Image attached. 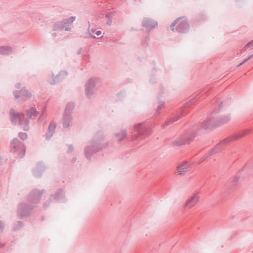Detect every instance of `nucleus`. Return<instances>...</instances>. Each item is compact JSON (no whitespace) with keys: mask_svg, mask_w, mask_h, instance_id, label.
Masks as SVG:
<instances>
[{"mask_svg":"<svg viewBox=\"0 0 253 253\" xmlns=\"http://www.w3.org/2000/svg\"><path fill=\"white\" fill-rule=\"evenodd\" d=\"M192 164L187 162H184L180 164L177 167V173L178 175H185L189 172L191 168Z\"/></svg>","mask_w":253,"mask_h":253,"instance_id":"5","label":"nucleus"},{"mask_svg":"<svg viewBox=\"0 0 253 253\" xmlns=\"http://www.w3.org/2000/svg\"><path fill=\"white\" fill-rule=\"evenodd\" d=\"M250 57L248 58V59H246L244 61L243 63H245L246 61H247L249 59H250Z\"/></svg>","mask_w":253,"mask_h":253,"instance_id":"17","label":"nucleus"},{"mask_svg":"<svg viewBox=\"0 0 253 253\" xmlns=\"http://www.w3.org/2000/svg\"><path fill=\"white\" fill-rule=\"evenodd\" d=\"M27 114L28 117L31 118L33 116H37L38 112L35 109L31 108L27 112Z\"/></svg>","mask_w":253,"mask_h":253,"instance_id":"9","label":"nucleus"},{"mask_svg":"<svg viewBox=\"0 0 253 253\" xmlns=\"http://www.w3.org/2000/svg\"><path fill=\"white\" fill-rule=\"evenodd\" d=\"M20 137L23 139V140H24L27 137V135H26V134L25 133H21L20 134Z\"/></svg>","mask_w":253,"mask_h":253,"instance_id":"12","label":"nucleus"},{"mask_svg":"<svg viewBox=\"0 0 253 253\" xmlns=\"http://www.w3.org/2000/svg\"><path fill=\"white\" fill-rule=\"evenodd\" d=\"M122 136L123 138L125 137L126 136V133L125 132H122Z\"/></svg>","mask_w":253,"mask_h":253,"instance_id":"15","label":"nucleus"},{"mask_svg":"<svg viewBox=\"0 0 253 253\" xmlns=\"http://www.w3.org/2000/svg\"><path fill=\"white\" fill-rule=\"evenodd\" d=\"M199 199L200 196L198 194H194L185 201L183 207L189 209H191L197 205L199 201Z\"/></svg>","mask_w":253,"mask_h":253,"instance_id":"3","label":"nucleus"},{"mask_svg":"<svg viewBox=\"0 0 253 253\" xmlns=\"http://www.w3.org/2000/svg\"><path fill=\"white\" fill-rule=\"evenodd\" d=\"M229 139L225 140L221 144L225 143V142H228L229 141Z\"/></svg>","mask_w":253,"mask_h":253,"instance_id":"16","label":"nucleus"},{"mask_svg":"<svg viewBox=\"0 0 253 253\" xmlns=\"http://www.w3.org/2000/svg\"><path fill=\"white\" fill-rule=\"evenodd\" d=\"M10 116L11 121L15 124H18L21 126L24 130L28 129V121L24 118V116L22 114H16L13 110L11 111Z\"/></svg>","mask_w":253,"mask_h":253,"instance_id":"2","label":"nucleus"},{"mask_svg":"<svg viewBox=\"0 0 253 253\" xmlns=\"http://www.w3.org/2000/svg\"><path fill=\"white\" fill-rule=\"evenodd\" d=\"M54 128V126L53 125H50L49 126V128L50 129V128Z\"/></svg>","mask_w":253,"mask_h":253,"instance_id":"14","label":"nucleus"},{"mask_svg":"<svg viewBox=\"0 0 253 253\" xmlns=\"http://www.w3.org/2000/svg\"><path fill=\"white\" fill-rule=\"evenodd\" d=\"M12 51L10 46H0V54L2 55H8Z\"/></svg>","mask_w":253,"mask_h":253,"instance_id":"8","label":"nucleus"},{"mask_svg":"<svg viewBox=\"0 0 253 253\" xmlns=\"http://www.w3.org/2000/svg\"><path fill=\"white\" fill-rule=\"evenodd\" d=\"M253 43V41H252V42L249 43L247 45H246V47H250V45L251 44H252Z\"/></svg>","mask_w":253,"mask_h":253,"instance_id":"13","label":"nucleus"},{"mask_svg":"<svg viewBox=\"0 0 253 253\" xmlns=\"http://www.w3.org/2000/svg\"><path fill=\"white\" fill-rule=\"evenodd\" d=\"M18 95L15 93V96L16 98L21 97L22 100H26L31 96V93L25 89H23L19 91Z\"/></svg>","mask_w":253,"mask_h":253,"instance_id":"7","label":"nucleus"},{"mask_svg":"<svg viewBox=\"0 0 253 253\" xmlns=\"http://www.w3.org/2000/svg\"><path fill=\"white\" fill-rule=\"evenodd\" d=\"M75 16H71L63 19L62 21L54 22L52 25V36L56 37L62 35V31H70L73 23L76 21Z\"/></svg>","mask_w":253,"mask_h":253,"instance_id":"1","label":"nucleus"},{"mask_svg":"<svg viewBox=\"0 0 253 253\" xmlns=\"http://www.w3.org/2000/svg\"><path fill=\"white\" fill-rule=\"evenodd\" d=\"M175 26L177 27V30L179 32H184L188 27L187 21L183 18H178L172 24V27Z\"/></svg>","mask_w":253,"mask_h":253,"instance_id":"4","label":"nucleus"},{"mask_svg":"<svg viewBox=\"0 0 253 253\" xmlns=\"http://www.w3.org/2000/svg\"><path fill=\"white\" fill-rule=\"evenodd\" d=\"M92 33L94 35V36H93L94 38H95L96 36H97V37L101 36V37H102L101 36L102 32L101 31L93 30V31H92Z\"/></svg>","mask_w":253,"mask_h":253,"instance_id":"11","label":"nucleus"},{"mask_svg":"<svg viewBox=\"0 0 253 253\" xmlns=\"http://www.w3.org/2000/svg\"><path fill=\"white\" fill-rule=\"evenodd\" d=\"M157 25V23L151 19L145 18L142 21V26L148 30H151Z\"/></svg>","mask_w":253,"mask_h":253,"instance_id":"6","label":"nucleus"},{"mask_svg":"<svg viewBox=\"0 0 253 253\" xmlns=\"http://www.w3.org/2000/svg\"><path fill=\"white\" fill-rule=\"evenodd\" d=\"M142 127V125L140 124L136 125L134 126V128L136 131H137L140 134H142L143 132L141 130V128Z\"/></svg>","mask_w":253,"mask_h":253,"instance_id":"10","label":"nucleus"}]
</instances>
